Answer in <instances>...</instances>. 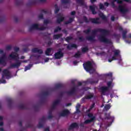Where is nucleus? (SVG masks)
<instances>
[{
	"mask_svg": "<svg viewBox=\"0 0 131 131\" xmlns=\"http://www.w3.org/2000/svg\"><path fill=\"white\" fill-rule=\"evenodd\" d=\"M6 21V17L5 16H0V23H3Z\"/></svg>",
	"mask_w": 131,
	"mask_h": 131,
	"instance_id": "47",
	"label": "nucleus"
},
{
	"mask_svg": "<svg viewBox=\"0 0 131 131\" xmlns=\"http://www.w3.org/2000/svg\"><path fill=\"white\" fill-rule=\"evenodd\" d=\"M76 2L78 4V5H81V6H83V5H84V2L83 0H76Z\"/></svg>",
	"mask_w": 131,
	"mask_h": 131,
	"instance_id": "35",
	"label": "nucleus"
},
{
	"mask_svg": "<svg viewBox=\"0 0 131 131\" xmlns=\"http://www.w3.org/2000/svg\"><path fill=\"white\" fill-rule=\"evenodd\" d=\"M56 106L54 103L52 104V105L51 106V110H55V109H56Z\"/></svg>",
	"mask_w": 131,
	"mask_h": 131,
	"instance_id": "61",
	"label": "nucleus"
},
{
	"mask_svg": "<svg viewBox=\"0 0 131 131\" xmlns=\"http://www.w3.org/2000/svg\"><path fill=\"white\" fill-rule=\"evenodd\" d=\"M114 1L112 2V8H113V9H115V8H116V5H115V3H114Z\"/></svg>",
	"mask_w": 131,
	"mask_h": 131,
	"instance_id": "56",
	"label": "nucleus"
},
{
	"mask_svg": "<svg viewBox=\"0 0 131 131\" xmlns=\"http://www.w3.org/2000/svg\"><path fill=\"white\" fill-rule=\"evenodd\" d=\"M7 102L9 108H11V107H12V105H13L14 103V101H13V99L9 98L7 100Z\"/></svg>",
	"mask_w": 131,
	"mask_h": 131,
	"instance_id": "27",
	"label": "nucleus"
},
{
	"mask_svg": "<svg viewBox=\"0 0 131 131\" xmlns=\"http://www.w3.org/2000/svg\"><path fill=\"white\" fill-rule=\"evenodd\" d=\"M61 3L62 4H70V0H61Z\"/></svg>",
	"mask_w": 131,
	"mask_h": 131,
	"instance_id": "51",
	"label": "nucleus"
},
{
	"mask_svg": "<svg viewBox=\"0 0 131 131\" xmlns=\"http://www.w3.org/2000/svg\"><path fill=\"white\" fill-rule=\"evenodd\" d=\"M76 91H77V86L73 87L70 91L67 92L66 94H67L68 96H73V95L76 94Z\"/></svg>",
	"mask_w": 131,
	"mask_h": 131,
	"instance_id": "14",
	"label": "nucleus"
},
{
	"mask_svg": "<svg viewBox=\"0 0 131 131\" xmlns=\"http://www.w3.org/2000/svg\"><path fill=\"white\" fill-rule=\"evenodd\" d=\"M20 49L18 47H14V52H12L11 54L9 55L10 58H11L12 60H14L16 62L14 63H12L10 64V66L8 67V69H12V68H19L20 66H21V60H19L20 57H19V54L17 53L19 52Z\"/></svg>",
	"mask_w": 131,
	"mask_h": 131,
	"instance_id": "2",
	"label": "nucleus"
},
{
	"mask_svg": "<svg viewBox=\"0 0 131 131\" xmlns=\"http://www.w3.org/2000/svg\"><path fill=\"white\" fill-rule=\"evenodd\" d=\"M77 49V45L75 43H72L71 45H68L67 47V49L68 50H72V49Z\"/></svg>",
	"mask_w": 131,
	"mask_h": 131,
	"instance_id": "23",
	"label": "nucleus"
},
{
	"mask_svg": "<svg viewBox=\"0 0 131 131\" xmlns=\"http://www.w3.org/2000/svg\"><path fill=\"white\" fill-rule=\"evenodd\" d=\"M108 90H109V88L107 86H102L100 88L101 95H103V96H105V95H106V92H108Z\"/></svg>",
	"mask_w": 131,
	"mask_h": 131,
	"instance_id": "19",
	"label": "nucleus"
},
{
	"mask_svg": "<svg viewBox=\"0 0 131 131\" xmlns=\"http://www.w3.org/2000/svg\"><path fill=\"white\" fill-rule=\"evenodd\" d=\"M126 33H127V31L124 30L122 32V37L124 39L126 38Z\"/></svg>",
	"mask_w": 131,
	"mask_h": 131,
	"instance_id": "36",
	"label": "nucleus"
},
{
	"mask_svg": "<svg viewBox=\"0 0 131 131\" xmlns=\"http://www.w3.org/2000/svg\"><path fill=\"white\" fill-rule=\"evenodd\" d=\"M114 36L116 38H119V37H120V34H114Z\"/></svg>",
	"mask_w": 131,
	"mask_h": 131,
	"instance_id": "59",
	"label": "nucleus"
},
{
	"mask_svg": "<svg viewBox=\"0 0 131 131\" xmlns=\"http://www.w3.org/2000/svg\"><path fill=\"white\" fill-rule=\"evenodd\" d=\"M40 122L45 123L46 122V117L43 116L41 119H40Z\"/></svg>",
	"mask_w": 131,
	"mask_h": 131,
	"instance_id": "53",
	"label": "nucleus"
},
{
	"mask_svg": "<svg viewBox=\"0 0 131 131\" xmlns=\"http://www.w3.org/2000/svg\"><path fill=\"white\" fill-rule=\"evenodd\" d=\"M5 76L6 77H11V72L8 69H4L3 71L2 79L1 80V83H6V80L4 79Z\"/></svg>",
	"mask_w": 131,
	"mask_h": 131,
	"instance_id": "6",
	"label": "nucleus"
},
{
	"mask_svg": "<svg viewBox=\"0 0 131 131\" xmlns=\"http://www.w3.org/2000/svg\"><path fill=\"white\" fill-rule=\"evenodd\" d=\"M51 93L49 91H45L42 93V96L46 97L47 96H50Z\"/></svg>",
	"mask_w": 131,
	"mask_h": 131,
	"instance_id": "34",
	"label": "nucleus"
},
{
	"mask_svg": "<svg viewBox=\"0 0 131 131\" xmlns=\"http://www.w3.org/2000/svg\"><path fill=\"white\" fill-rule=\"evenodd\" d=\"M117 9L122 14H126L128 12V9L123 5H119Z\"/></svg>",
	"mask_w": 131,
	"mask_h": 131,
	"instance_id": "10",
	"label": "nucleus"
},
{
	"mask_svg": "<svg viewBox=\"0 0 131 131\" xmlns=\"http://www.w3.org/2000/svg\"><path fill=\"white\" fill-rule=\"evenodd\" d=\"M91 28H89L86 30H85L83 31V33H85V34H89L90 32H91Z\"/></svg>",
	"mask_w": 131,
	"mask_h": 131,
	"instance_id": "44",
	"label": "nucleus"
},
{
	"mask_svg": "<svg viewBox=\"0 0 131 131\" xmlns=\"http://www.w3.org/2000/svg\"><path fill=\"white\" fill-rule=\"evenodd\" d=\"M33 125L30 123H28L26 124V127L27 128H31L32 127Z\"/></svg>",
	"mask_w": 131,
	"mask_h": 131,
	"instance_id": "52",
	"label": "nucleus"
},
{
	"mask_svg": "<svg viewBox=\"0 0 131 131\" xmlns=\"http://www.w3.org/2000/svg\"><path fill=\"white\" fill-rule=\"evenodd\" d=\"M6 60H7V55H6V53H4L2 56L0 57V65H4V66H6L7 65V62H6Z\"/></svg>",
	"mask_w": 131,
	"mask_h": 131,
	"instance_id": "12",
	"label": "nucleus"
},
{
	"mask_svg": "<svg viewBox=\"0 0 131 131\" xmlns=\"http://www.w3.org/2000/svg\"><path fill=\"white\" fill-rule=\"evenodd\" d=\"M43 123H42V122L39 121V123H38V125L37 126L38 128H41L43 127Z\"/></svg>",
	"mask_w": 131,
	"mask_h": 131,
	"instance_id": "42",
	"label": "nucleus"
},
{
	"mask_svg": "<svg viewBox=\"0 0 131 131\" xmlns=\"http://www.w3.org/2000/svg\"><path fill=\"white\" fill-rule=\"evenodd\" d=\"M78 128V124L76 122L72 123L70 126L69 127V129L71 130L72 129H74V128Z\"/></svg>",
	"mask_w": 131,
	"mask_h": 131,
	"instance_id": "20",
	"label": "nucleus"
},
{
	"mask_svg": "<svg viewBox=\"0 0 131 131\" xmlns=\"http://www.w3.org/2000/svg\"><path fill=\"white\" fill-rule=\"evenodd\" d=\"M60 103H61V99H57L53 102V103L56 106L59 105Z\"/></svg>",
	"mask_w": 131,
	"mask_h": 131,
	"instance_id": "33",
	"label": "nucleus"
},
{
	"mask_svg": "<svg viewBox=\"0 0 131 131\" xmlns=\"http://www.w3.org/2000/svg\"><path fill=\"white\" fill-rule=\"evenodd\" d=\"M6 50L7 51H10V50H12V46L9 45L6 47Z\"/></svg>",
	"mask_w": 131,
	"mask_h": 131,
	"instance_id": "55",
	"label": "nucleus"
},
{
	"mask_svg": "<svg viewBox=\"0 0 131 131\" xmlns=\"http://www.w3.org/2000/svg\"><path fill=\"white\" fill-rule=\"evenodd\" d=\"M65 20V17L61 14V13H59L57 14V17L56 19V23L57 24H61L63 21Z\"/></svg>",
	"mask_w": 131,
	"mask_h": 131,
	"instance_id": "13",
	"label": "nucleus"
},
{
	"mask_svg": "<svg viewBox=\"0 0 131 131\" xmlns=\"http://www.w3.org/2000/svg\"><path fill=\"white\" fill-rule=\"evenodd\" d=\"M79 40L81 41H84V38L83 36L79 37Z\"/></svg>",
	"mask_w": 131,
	"mask_h": 131,
	"instance_id": "63",
	"label": "nucleus"
},
{
	"mask_svg": "<svg viewBox=\"0 0 131 131\" xmlns=\"http://www.w3.org/2000/svg\"><path fill=\"white\" fill-rule=\"evenodd\" d=\"M78 86H77V89H78V86H80L81 85H82V84H83L84 85H86V84H84V82H78L77 83Z\"/></svg>",
	"mask_w": 131,
	"mask_h": 131,
	"instance_id": "48",
	"label": "nucleus"
},
{
	"mask_svg": "<svg viewBox=\"0 0 131 131\" xmlns=\"http://www.w3.org/2000/svg\"><path fill=\"white\" fill-rule=\"evenodd\" d=\"M83 67L84 69L88 72H91L92 71V73L95 72V69L93 67V63L90 61H88L83 64Z\"/></svg>",
	"mask_w": 131,
	"mask_h": 131,
	"instance_id": "4",
	"label": "nucleus"
},
{
	"mask_svg": "<svg viewBox=\"0 0 131 131\" xmlns=\"http://www.w3.org/2000/svg\"><path fill=\"white\" fill-rule=\"evenodd\" d=\"M83 20L85 23H90V22H91L93 24H101V22L99 20L100 18L99 17L95 18H89V19H88L86 16H83Z\"/></svg>",
	"mask_w": 131,
	"mask_h": 131,
	"instance_id": "5",
	"label": "nucleus"
},
{
	"mask_svg": "<svg viewBox=\"0 0 131 131\" xmlns=\"http://www.w3.org/2000/svg\"><path fill=\"white\" fill-rule=\"evenodd\" d=\"M52 20H50L49 19H45L43 21V24L45 25H48V24H52Z\"/></svg>",
	"mask_w": 131,
	"mask_h": 131,
	"instance_id": "32",
	"label": "nucleus"
},
{
	"mask_svg": "<svg viewBox=\"0 0 131 131\" xmlns=\"http://www.w3.org/2000/svg\"><path fill=\"white\" fill-rule=\"evenodd\" d=\"M114 60H117V58H116V56H115V55L112 57V59H108V62H111Z\"/></svg>",
	"mask_w": 131,
	"mask_h": 131,
	"instance_id": "50",
	"label": "nucleus"
},
{
	"mask_svg": "<svg viewBox=\"0 0 131 131\" xmlns=\"http://www.w3.org/2000/svg\"><path fill=\"white\" fill-rule=\"evenodd\" d=\"M64 94H65L64 92H61L59 93V97L60 98H62V97H63V96H64Z\"/></svg>",
	"mask_w": 131,
	"mask_h": 131,
	"instance_id": "62",
	"label": "nucleus"
},
{
	"mask_svg": "<svg viewBox=\"0 0 131 131\" xmlns=\"http://www.w3.org/2000/svg\"><path fill=\"white\" fill-rule=\"evenodd\" d=\"M89 9L91 11L93 15H96L97 11H96V7L95 5L89 6Z\"/></svg>",
	"mask_w": 131,
	"mask_h": 131,
	"instance_id": "24",
	"label": "nucleus"
},
{
	"mask_svg": "<svg viewBox=\"0 0 131 131\" xmlns=\"http://www.w3.org/2000/svg\"><path fill=\"white\" fill-rule=\"evenodd\" d=\"M92 98H94V95L90 94L89 95H88L86 96H85V97H83L81 99L82 102L84 103V102H85V100H90L92 99Z\"/></svg>",
	"mask_w": 131,
	"mask_h": 131,
	"instance_id": "21",
	"label": "nucleus"
},
{
	"mask_svg": "<svg viewBox=\"0 0 131 131\" xmlns=\"http://www.w3.org/2000/svg\"><path fill=\"white\" fill-rule=\"evenodd\" d=\"M55 14H58V12L60 11V9L58 7V5L57 4L55 5Z\"/></svg>",
	"mask_w": 131,
	"mask_h": 131,
	"instance_id": "37",
	"label": "nucleus"
},
{
	"mask_svg": "<svg viewBox=\"0 0 131 131\" xmlns=\"http://www.w3.org/2000/svg\"><path fill=\"white\" fill-rule=\"evenodd\" d=\"M63 49H59L58 52L55 53L54 54V58L55 59H60L61 58H63L64 57V53L62 52Z\"/></svg>",
	"mask_w": 131,
	"mask_h": 131,
	"instance_id": "9",
	"label": "nucleus"
},
{
	"mask_svg": "<svg viewBox=\"0 0 131 131\" xmlns=\"http://www.w3.org/2000/svg\"><path fill=\"white\" fill-rule=\"evenodd\" d=\"M119 54H120V51L119 50H115L114 51V55L116 57H118V56H119Z\"/></svg>",
	"mask_w": 131,
	"mask_h": 131,
	"instance_id": "39",
	"label": "nucleus"
},
{
	"mask_svg": "<svg viewBox=\"0 0 131 131\" xmlns=\"http://www.w3.org/2000/svg\"><path fill=\"white\" fill-rule=\"evenodd\" d=\"M41 13H43V14H48V11H46L44 9L41 10Z\"/></svg>",
	"mask_w": 131,
	"mask_h": 131,
	"instance_id": "64",
	"label": "nucleus"
},
{
	"mask_svg": "<svg viewBox=\"0 0 131 131\" xmlns=\"http://www.w3.org/2000/svg\"><path fill=\"white\" fill-rule=\"evenodd\" d=\"M74 21V18L70 17L69 19V21L70 22V24L72 23Z\"/></svg>",
	"mask_w": 131,
	"mask_h": 131,
	"instance_id": "58",
	"label": "nucleus"
},
{
	"mask_svg": "<svg viewBox=\"0 0 131 131\" xmlns=\"http://www.w3.org/2000/svg\"><path fill=\"white\" fill-rule=\"evenodd\" d=\"M81 55V53H80V51H78L76 53H75L74 55L75 58H79Z\"/></svg>",
	"mask_w": 131,
	"mask_h": 131,
	"instance_id": "38",
	"label": "nucleus"
},
{
	"mask_svg": "<svg viewBox=\"0 0 131 131\" xmlns=\"http://www.w3.org/2000/svg\"><path fill=\"white\" fill-rule=\"evenodd\" d=\"M65 39H66V41H67V42H69V41H70L71 39H73V37L71 36H68V37H67Z\"/></svg>",
	"mask_w": 131,
	"mask_h": 131,
	"instance_id": "43",
	"label": "nucleus"
},
{
	"mask_svg": "<svg viewBox=\"0 0 131 131\" xmlns=\"http://www.w3.org/2000/svg\"><path fill=\"white\" fill-rule=\"evenodd\" d=\"M104 116L105 117V119H107V120H111V122H110V124H108L107 126H110V125H111V124H112V122H113V121H114V118L113 117H111V116L110 115V113L107 114L105 113L104 115Z\"/></svg>",
	"mask_w": 131,
	"mask_h": 131,
	"instance_id": "15",
	"label": "nucleus"
},
{
	"mask_svg": "<svg viewBox=\"0 0 131 131\" xmlns=\"http://www.w3.org/2000/svg\"><path fill=\"white\" fill-rule=\"evenodd\" d=\"M18 108L21 110H29V104H23L20 103L18 105Z\"/></svg>",
	"mask_w": 131,
	"mask_h": 131,
	"instance_id": "16",
	"label": "nucleus"
},
{
	"mask_svg": "<svg viewBox=\"0 0 131 131\" xmlns=\"http://www.w3.org/2000/svg\"><path fill=\"white\" fill-rule=\"evenodd\" d=\"M47 102V99L43 97L39 101L38 104H37L36 105H34L33 106V108L34 111L36 112H37V111H39V104L40 105H42V104H45Z\"/></svg>",
	"mask_w": 131,
	"mask_h": 131,
	"instance_id": "8",
	"label": "nucleus"
},
{
	"mask_svg": "<svg viewBox=\"0 0 131 131\" xmlns=\"http://www.w3.org/2000/svg\"><path fill=\"white\" fill-rule=\"evenodd\" d=\"M39 25L37 24H34L31 26L29 28V31H32V30H38Z\"/></svg>",
	"mask_w": 131,
	"mask_h": 131,
	"instance_id": "18",
	"label": "nucleus"
},
{
	"mask_svg": "<svg viewBox=\"0 0 131 131\" xmlns=\"http://www.w3.org/2000/svg\"><path fill=\"white\" fill-rule=\"evenodd\" d=\"M55 89H56V90H59V89H64V85L63 84H57L55 85Z\"/></svg>",
	"mask_w": 131,
	"mask_h": 131,
	"instance_id": "30",
	"label": "nucleus"
},
{
	"mask_svg": "<svg viewBox=\"0 0 131 131\" xmlns=\"http://www.w3.org/2000/svg\"><path fill=\"white\" fill-rule=\"evenodd\" d=\"M87 116L90 119H87L85 120L83 123H81L80 124L81 127H84V124H90V123H91V122H93V121L96 120V116H94L93 113H88Z\"/></svg>",
	"mask_w": 131,
	"mask_h": 131,
	"instance_id": "3",
	"label": "nucleus"
},
{
	"mask_svg": "<svg viewBox=\"0 0 131 131\" xmlns=\"http://www.w3.org/2000/svg\"><path fill=\"white\" fill-rule=\"evenodd\" d=\"M32 53H38V54H43V51L41 49H38V48H35L32 49Z\"/></svg>",
	"mask_w": 131,
	"mask_h": 131,
	"instance_id": "22",
	"label": "nucleus"
},
{
	"mask_svg": "<svg viewBox=\"0 0 131 131\" xmlns=\"http://www.w3.org/2000/svg\"><path fill=\"white\" fill-rule=\"evenodd\" d=\"M62 30V28L60 27H57L56 29L54 30V33H56L58 31H61Z\"/></svg>",
	"mask_w": 131,
	"mask_h": 131,
	"instance_id": "40",
	"label": "nucleus"
},
{
	"mask_svg": "<svg viewBox=\"0 0 131 131\" xmlns=\"http://www.w3.org/2000/svg\"><path fill=\"white\" fill-rule=\"evenodd\" d=\"M16 6H21L23 5V0H15Z\"/></svg>",
	"mask_w": 131,
	"mask_h": 131,
	"instance_id": "29",
	"label": "nucleus"
},
{
	"mask_svg": "<svg viewBox=\"0 0 131 131\" xmlns=\"http://www.w3.org/2000/svg\"><path fill=\"white\" fill-rule=\"evenodd\" d=\"M97 32H100L101 33H102V34L100 35L98 37V40L101 42H104V43H108L109 45H111V43H112L111 40L106 37V36L110 34V31L101 28H98L92 30V35L86 36V39L89 41L95 42V41H96L97 40H96V34H97Z\"/></svg>",
	"mask_w": 131,
	"mask_h": 131,
	"instance_id": "1",
	"label": "nucleus"
},
{
	"mask_svg": "<svg viewBox=\"0 0 131 131\" xmlns=\"http://www.w3.org/2000/svg\"><path fill=\"white\" fill-rule=\"evenodd\" d=\"M47 0H29L28 3L27 4V7H31L37 5V4H41L46 3Z\"/></svg>",
	"mask_w": 131,
	"mask_h": 131,
	"instance_id": "7",
	"label": "nucleus"
},
{
	"mask_svg": "<svg viewBox=\"0 0 131 131\" xmlns=\"http://www.w3.org/2000/svg\"><path fill=\"white\" fill-rule=\"evenodd\" d=\"M70 114V112L68 110H63L59 114L60 116L63 117L68 116Z\"/></svg>",
	"mask_w": 131,
	"mask_h": 131,
	"instance_id": "17",
	"label": "nucleus"
},
{
	"mask_svg": "<svg viewBox=\"0 0 131 131\" xmlns=\"http://www.w3.org/2000/svg\"><path fill=\"white\" fill-rule=\"evenodd\" d=\"M99 16L102 19V20L107 21V17L102 13H99Z\"/></svg>",
	"mask_w": 131,
	"mask_h": 131,
	"instance_id": "31",
	"label": "nucleus"
},
{
	"mask_svg": "<svg viewBox=\"0 0 131 131\" xmlns=\"http://www.w3.org/2000/svg\"><path fill=\"white\" fill-rule=\"evenodd\" d=\"M38 18L39 19H43V14H42V13H40V14L38 15Z\"/></svg>",
	"mask_w": 131,
	"mask_h": 131,
	"instance_id": "54",
	"label": "nucleus"
},
{
	"mask_svg": "<svg viewBox=\"0 0 131 131\" xmlns=\"http://www.w3.org/2000/svg\"><path fill=\"white\" fill-rule=\"evenodd\" d=\"M83 82H84V84H88V83L94 84L95 83H98V82H99V80L97 78H90L88 79L86 81H83Z\"/></svg>",
	"mask_w": 131,
	"mask_h": 131,
	"instance_id": "11",
	"label": "nucleus"
},
{
	"mask_svg": "<svg viewBox=\"0 0 131 131\" xmlns=\"http://www.w3.org/2000/svg\"><path fill=\"white\" fill-rule=\"evenodd\" d=\"M111 84H112V81H109L107 83V88H110L111 86Z\"/></svg>",
	"mask_w": 131,
	"mask_h": 131,
	"instance_id": "60",
	"label": "nucleus"
},
{
	"mask_svg": "<svg viewBox=\"0 0 131 131\" xmlns=\"http://www.w3.org/2000/svg\"><path fill=\"white\" fill-rule=\"evenodd\" d=\"M114 2H117V4H121L123 2H126V3H130V0H113Z\"/></svg>",
	"mask_w": 131,
	"mask_h": 131,
	"instance_id": "28",
	"label": "nucleus"
},
{
	"mask_svg": "<svg viewBox=\"0 0 131 131\" xmlns=\"http://www.w3.org/2000/svg\"><path fill=\"white\" fill-rule=\"evenodd\" d=\"M111 108V105L110 104H106L104 106V109L106 111H108L109 109Z\"/></svg>",
	"mask_w": 131,
	"mask_h": 131,
	"instance_id": "45",
	"label": "nucleus"
},
{
	"mask_svg": "<svg viewBox=\"0 0 131 131\" xmlns=\"http://www.w3.org/2000/svg\"><path fill=\"white\" fill-rule=\"evenodd\" d=\"M62 36H63L62 34H54L53 35V39H59V38H61Z\"/></svg>",
	"mask_w": 131,
	"mask_h": 131,
	"instance_id": "25",
	"label": "nucleus"
},
{
	"mask_svg": "<svg viewBox=\"0 0 131 131\" xmlns=\"http://www.w3.org/2000/svg\"><path fill=\"white\" fill-rule=\"evenodd\" d=\"M52 48H47L45 51V54L46 56H52V54H50V53L52 52Z\"/></svg>",
	"mask_w": 131,
	"mask_h": 131,
	"instance_id": "26",
	"label": "nucleus"
},
{
	"mask_svg": "<svg viewBox=\"0 0 131 131\" xmlns=\"http://www.w3.org/2000/svg\"><path fill=\"white\" fill-rule=\"evenodd\" d=\"M81 50H82V53H86V52H88V51H89V48H88V47H84V48H82Z\"/></svg>",
	"mask_w": 131,
	"mask_h": 131,
	"instance_id": "41",
	"label": "nucleus"
},
{
	"mask_svg": "<svg viewBox=\"0 0 131 131\" xmlns=\"http://www.w3.org/2000/svg\"><path fill=\"white\" fill-rule=\"evenodd\" d=\"M31 67H32V64H29L28 66L26 67V68H25V71H27V70H29V69H30Z\"/></svg>",
	"mask_w": 131,
	"mask_h": 131,
	"instance_id": "49",
	"label": "nucleus"
},
{
	"mask_svg": "<svg viewBox=\"0 0 131 131\" xmlns=\"http://www.w3.org/2000/svg\"><path fill=\"white\" fill-rule=\"evenodd\" d=\"M47 28L45 27H41L40 28H38V30H46Z\"/></svg>",
	"mask_w": 131,
	"mask_h": 131,
	"instance_id": "57",
	"label": "nucleus"
},
{
	"mask_svg": "<svg viewBox=\"0 0 131 131\" xmlns=\"http://www.w3.org/2000/svg\"><path fill=\"white\" fill-rule=\"evenodd\" d=\"M100 10H105V6L102 3H100L99 5Z\"/></svg>",
	"mask_w": 131,
	"mask_h": 131,
	"instance_id": "46",
	"label": "nucleus"
}]
</instances>
